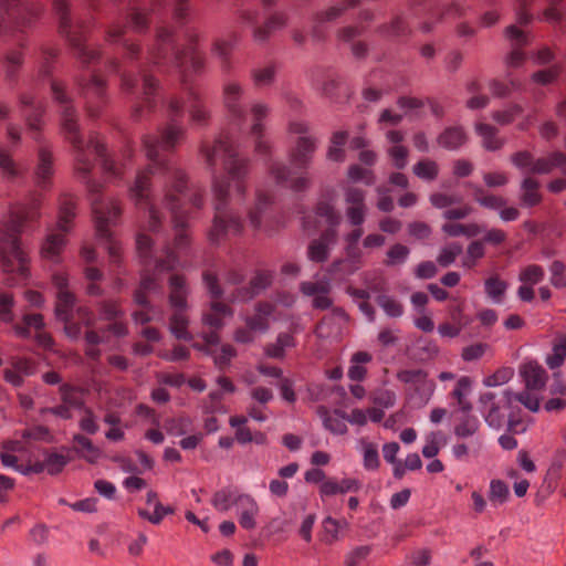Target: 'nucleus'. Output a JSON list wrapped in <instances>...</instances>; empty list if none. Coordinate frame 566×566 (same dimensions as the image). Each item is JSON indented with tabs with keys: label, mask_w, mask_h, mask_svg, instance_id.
<instances>
[{
	"label": "nucleus",
	"mask_w": 566,
	"mask_h": 566,
	"mask_svg": "<svg viewBox=\"0 0 566 566\" xmlns=\"http://www.w3.org/2000/svg\"><path fill=\"white\" fill-rule=\"evenodd\" d=\"M53 172L52 153L45 147H40L38 150V164L34 170L35 186L41 190L49 189Z\"/></svg>",
	"instance_id": "a878e982"
},
{
	"label": "nucleus",
	"mask_w": 566,
	"mask_h": 566,
	"mask_svg": "<svg viewBox=\"0 0 566 566\" xmlns=\"http://www.w3.org/2000/svg\"><path fill=\"white\" fill-rule=\"evenodd\" d=\"M52 281L57 290L55 305L56 317L59 319L72 317L76 297L67 289L69 280L66 274L62 272H56L53 274Z\"/></svg>",
	"instance_id": "412c9836"
},
{
	"label": "nucleus",
	"mask_w": 566,
	"mask_h": 566,
	"mask_svg": "<svg viewBox=\"0 0 566 566\" xmlns=\"http://www.w3.org/2000/svg\"><path fill=\"white\" fill-rule=\"evenodd\" d=\"M56 55L57 51L53 48L42 49L38 77L34 82L49 78L52 98L59 105L62 133L73 148L75 172L86 185L90 193L96 235L107 250L111 262L117 264L122 260V248L111 228L117 224L122 208L116 199L105 197L102 193V185L92 179L91 174L94 168L92 156L99 160L103 170L112 177L122 175L123 164L115 161L108 155L96 136L91 135L90 140L85 142L78 124V113L66 91V84L52 77V62Z\"/></svg>",
	"instance_id": "f03ea898"
},
{
	"label": "nucleus",
	"mask_w": 566,
	"mask_h": 566,
	"mask_svg": "<svg viewBox=\"0 0 566 566\" xmlns=\"http://www.w3.org/2000/svg\"><path fill=\"white\" fill-rule=\"evenodd\" d=\"M59 19V31L72 45L76 57L86 66L99 59V51L85 44V27L70 15L69 0H51Z\"/></svg>",
	"instance_id": "1a4fd4ad"
},
{
	"label": "nucleus",
	"mask_w": 566,
	"mask_h": 566,
	"mask_svg": "<svg viewBox=\"0 0 566 566\" xmlns=\"http://www.w3.org/2000/svg\"><path fill=\"white\" fill-rule=\"evenodd\" d=\"M376 303L384 310L386 315H388L389 317L397 318L403 314L402 304L387 294H379L376 297Z\"/></svg>",
	"instance_id": "09e8293b"
},
{
	"label": "nucleus",
	"mask_w": 566,
	"mask_h": 566,
	"mask_svg": "<svg viewBox=\"0 0 566 566\" xmlns=\"http://www.w3.org/2000/svg\"><path fill=\"white\" fill-rule=\"evenodd\" d=\"M44 326L43 317L40 314H25L22 319V324H14V333L22 338L31 337V328L35 331L42 329Z\"/></svg>",
	"instance_id": "a19ab883"
},
{
	"label": "nucleus",
	"mask_w": 566,
	"mask_h": 566,
	"mask_svg": "<svg viewBox=\"0 0 566 566\" xmlns=\"http://www.w3.org/2000/svg\"><path fill=\"white\" fill-rule=\"evenodd\" d=\"M252 124L249 129V134L253 139L254 153L266 160L271 158L272 146L264 139V126L262 120L269 114V106L262 102H255L250 107Z\"/></svg>",
	"instance_id": "2eb2a0df"
},
{
	"label": "nucleus",
	"mask_w": 566,
	"mask_h": 566,
	"mask_svg": "<svg viewBox=\"0 0 566 566\" xmlns=\"http://www.w3.org/2000/svg\"><path fill=\"white\" fill-rule=\"evenodd\" d=\"M168 303L171 310L169 317V331L178 339L191 342L193 336L188 331L187 316L189 287L186 280L178 274H171L168 281Z\"/></svg>",
	"instance_id": "9d476101"
},
{
	"label": "nucleus",
	"mask_w": 566,
	"mask_h": 566,
	"mask_svg": "<svg viewBox=\"0 0 566 566\" xmlns=\"http://www.w3.org/2000/svg\"><path fill=\"white\" fill-rule=\"evenodd\" d=\"M273 197L261 189H256L254 205L248 210L250 226L255 230L273 231L268 224L271 219Z\"/></svg>",
	"instance_id": "a211bd4d"
},
{
	"label": "nucleus",
	"mask_w": 566,
	"mask_h": 566,
	"mask_svg": "<svg viewBox=\"0 0 566 566\" xmlns=\"http://www.w3.org/2000/svg\"><path fill=\"white\" fill-rule=\"evenodd\" d=\"M560 72H562V66L558 64H555L548 69L535 72L532 75V78L534 82H536L538 84L546 85V84L554 82L558 77Z\"/></svg>",
	"instance_id": "774afa93"
},
{
	"label": "nucleus",
	"mask_w": 566,
	"mask_h": 566,
	"mask_svg": "<svg viewBox=\"0 0 566 566\" xmlns=\"http://www.w3.org/2000/svg\"><path fill=\"white\" fill-rule=\"evenodd\" d=\"M474 198L481 206L494 210L503 208L506 203L504 198L489 193L480 187L475 188Z\"/></svg>",
	"instance_id": "603ef678"
},
{
	"label": "nucleus",
	"mask_w": 566,
	"mask_h": 566,
	"mask_svg": "<svg viewBox=\"0 0 566 566\" xmlns=\"http://www.w3.org/2000/svg\"><path fill=\"white\" fill-rule=\"evenodd\" d=\"M42 195L32 191L28 198L17 203L8 219L0 221V259L8 273H15L20 280L29 274L28 256L22 250L19 235L33 231L41 218Z\"/></svg>",
	"instance_id": "39448f33"
},
{
	"label": "nucleus",
	"mask_w": 566,
	"mask_h": 566,
	"mask_svg": "<svg viewBox=\"0 0 566 566\" xmlns=\"http://www.w3.org/2000/svg\"><path fill=\"white\" fill-rule=\"evenodd\" d=\"M461 253L462 245L458 242H452L441 249L437 261L441 266L448 268Z\"/></svg>",
	"instance_id": "bf43d9fd"
},
{
	"label": "nucleus",
	"mask_w": 566,
	"mask_h": 566,
	"mask_svg": "<svg viewBox=\"0 0 566 566\" xmlns=\"http://www.w3.org/2000/svg\"><path fill=\"white\" fill-rule=\"evenodd\" d=\"M516 401L524 405L528 410L536 412L539 409L537 397L528 392L514 394L510 390H502L500 394L485 392L480 396L482 413L485 422L494 429L502 428L506 422V410L512 409V403Z\"/></svg>",
	"instance_id": "0eeeda50"
},
{
	"label": "nucleus",
	"mask_w": 566,
	"mask_h": 566,
	"mask_svg": "<svg viewBox=\"0 0 566 566\" xmlns=\"http://www.w3.org/2000/svg\"><path fill=\"white\" fill-rule=\"evenodd\" d=\"M361 489V482L357 479L345 478L340 481L336 479H327L319 486L322 499L336 494H345L348 492H358Z\"/></svg>",
	"instance_id": "cd10ccee"
},
{
	"label": "nucleus",
	"mask_w": 566,
	"mask_h": 566,
	"mask_svg": "<svg viewBox=\"0 0 566 566\" xmlns=\"http://www.w3.org/2000/svg\"><path fill=\"white\" fill-rule=\"evenodd\" d=\"M244 87L235 82L228 81L223 84L222 101L231 122L241 127L247 122L248 112L242 103Z\"/></svg>",
	"instance_id": "f3484780"
},
{
	"label": "nucleus",
	"mask_w": 566,
	"mask_h": 566,
	"mask_svg": "<svg viewBox=\"0 0 566 566\" xmlns=\"http://www.w3.org/2000/svg\"><path fill=\"white\" fill-rule=\"evenodd\" d=\"M98 311L105 321H115L123 316V312L115 301H103L98 303Z\"/></svg>",
	"instance_id": "338daca9"
},
{
	"label": "nucleus",
	"mask_w": 566,
	"mask_h": 566,
	"mask_svg": "<svg viewBox=\"0 0 566 566\" xmlns=\"http://www.w3.org/2000/svg\"><path fill=\"white\" fill-rule=\"evenodd\" d=\"M75 217V201L70 196L61 198L59 208V221L56 231L50 232L41 248V254L44 259L57 262L61 251L65 245V233L71 228V222Z\"/></svg>",
	"instance_id": "9b49d317"
},
{
	"label": "nucleus",
	"mask_w": 566,
	"mask_h": 566,
	"mask_svg": "<svg viewBox=\"0 0 566 566\" xmlns=\"http://www.w3.org/2000/svg\"><path fill=\"white\" fill-rule=\"evenodd\" d=\"M520 375L525 382L526 390L531 396L536 397L533 391L542 390L547 380L546 370L536 361L528 360L521 365Z\"/></svg>",
	"instance_id": "5701e85b"
},
{
	"label": "nucleus",
	"mask_w": 566,
	"mask_h": 566,
	"mask_svg": "<svg viewBox=\"0 0 566 566\" xmlns=\"http://www.w3.org/2000/svg\"><path fill=\"white\" fill-rule=\"evenodd\" d=\"M471 381L468 377H461L455 388L452 391V396L457 399L459 405V411H471L472 406L465 400V396L470 389Z\"/></svg>",
	"instance_id": "3c124183"
},
{
	"label": "nucleus",
	"mask_w": 566,
	"mask_h": 566,
	"mask_svg": "<svg viewBox=\"0 0 566 566\" xmlns=\"http://www.w3.org/2000/svg\"><path fill=\"white\" fill-rule=\"evenodd\" d=\"M410 254V250L408 247L396 243L387 251V259L385 264L387 266H396L403 264Z\"/></svg>",
	"instance_id": "5fc2aeb1"
},
{
	"label": "nucleus",
	"mask_w": 566,
	"mask_h": 566,
	"mask_svg": "<svg viewBox=\"0 0 566 566\" xmlns=\"http://www.w3.org/2000/svg\"><path fill=\"white\" fill-rule=\"evenodd\" d=\"M203 283L210 294V296L214 300L210 303L209 308L203 311L202 313V324L209 328L211 332L218 334L224 323L223 319L232 315L231 308L222 302L217 301L222 297L223 291L218 283V279L214 274L209 271L203 273Z\"/></svg>",
	"instance_id": "ddd939ff"
},
{
	"label": "nucleus",
	"mask_w": 566,
	"mask_h": 566,
	"mask_svg": "<svg viewBox=\"0 0 566 566\" xmlns=\"http://www.w3.org/2000/svg\"><path fill=\"white\" fill-rule=\"evenodd\" d=\"M172 513L174 509L171 506L163 505L160 501H156L154 513H149L144 509H138V515L155 525L159 524L166 515Z\"/></svg>",
	"instance_id": "13d9d810"
},
{
	"label": "nucleus",
	"mask_w": 566,
	"mask_h": 566,
	"mask_svg": "<svg viewBox=\"0 0 566 566\" xmlns=\"http://www.w3.org/2000/svg\"><path fill=\"white\" fill-rule=\"evenodd\" d=\"M44 460L46 464V471L52 475L60 473L69 462L67 457L56 452L48 453Z\"/></svg>",
	"instance_id": "0e129e2a"
},
{
	"label": "nucleus",
	"mask_w": 566,
	"mask_h": 566,
	"mask_svg": "<svg viewBox=\"0 0 566 566\" xmlns=\"http://www.w3.org/2000/svg\"><path fill=\"white\" fill-rule=\"evenodd\" d=\"M507 485L501 480H492L490 483L489 499L494 506L503 504L509 497Z\"/></svg>",
	"instance_id": "052dcab7"
},
{
	"label": "nucleus",
	"mask_w": 566,
	"mask_h": 566,
	"mask_svg": "<svg viewBox=\"0 0 566 566\" xmlns=\"http://www.w3.org/2000/svg\"><path fill=\"white\" fill-rule=\"evenodd\" d=\"M387 154L390 157L394 167L397 169H403L408 164L409 150L402 145H391L387 149Z\"/></svg>",
	"instance_id": "e2e57ef3"
},
{
	"label": "nucleus",
	"mask_w": 566,
	"mask_h": 566,
	"mask_svg": "<svg viewBox=\"0 0 566 566\" xmlns=\"http://www.w3.org/2000/svg\"><path fill=\"white\" fill-rule=\"evenodd\" d=\"M238 41V33L231 32L228 39H217L213 43L212 52L220 59L221 69L224 72H229L231 69L230 53Z\"/></svg>",
	"instance_id": "2f4dec72"
},
{
	"label": "nucleus",
	"mask_w": 566,
	"mask_h": 566,
	"mask_svg": "<svg viewBox=\"0 0 566 566\" xmlns=\"http://www.w3.org/2000/svg\"><path fill=\"white\" fill-rule=\"evenodd\" d=\"M169 6L172 10V17L178 25H184L187 21L189 4L188 0H151V10L156 11L163 7Z\"/></svg>",
	"instance_id": "72a5a7b5"
},
{
	"label": "nucleus",
	"mask_w": 566,
	"mask_h": 566,
	"mask_svg": "<svg viewBox=\"0 0 566 566\" xmlns=\"http://www.w3.org/2000/svg\"><path fill=\"white\" fill-rule=\"evenodd\" d=\"M318 413L323 419L324 427L335 434H343L347 431L345 423L346 416L338 411L328 412L324 407L318 409Z\"/></svg>",
	"instance_id": "ea45409f"
},
{
	"label": "nucleus",
	"mask_w": 566,
	"mask_h": 566,
	"mask_svg": "<svg viewBox=\"0 0 566 566\" xmlns=\"http://www.w3.org/2000/svg\"><path fill=\"white\" fill-rule=\"evenodd\" d=\"M271 283V276L268 273H258L250 282L249 286L240 287L237 290L234 300L248 301L254 295L259 294Z\"/></svg>",
	"instance_id": "f704fd0d"
},
{
	"label": "nucleus",
	"mask_w": 566,
	"mask_h": 566,
	"mask_svg": "<svg viewBox=\"0 0 566 566\" xmlns=\"http://www.w3.org/2000/svg\"><path fill=\"white\" fill-rule=\"evenodd\" d=\"M555 168H560L566 175V155L560 151H554L547 157L535 158L532 175H546Z\"/></svg>",
	"instance_id": "c85d7f7f"
},
{
	"label": "nucleus",
	"mask_w": 566,
	"mask_h": 566,
	"mask_svg": "<svg viewBox=\"0 0 566 566\" xmlns=\"http://www.w3.org/2000/svg\"><path fill=\"white\" fill-rule=\"evenodd\" d=\"M359 0H344L342 3L332 6L328 9L317 12L313 18L311 36L315 42L325 40L324 24L339 18L347 9L357 6Z\"/></svg>",
	"instance_id": "aec40b11"
},
{
	"label": "nucleus",
	"mask_w": 566,
	"mask_h": 566,
	"mask_svg": "<svg viewBox=\"0 0 566 566\" xmlns=\"http://www.w3.org/2000/svg\"><path fill=\"white\" fill-rule=\"evenodd\" d=\"M147 218L146 224L140 227V232L136 238V245L138 256L143 263V272L139 287L134 293V302L142 307L140 311H136L133 314V318L138 324H146L155 319V308L149 304L147 300L148 293H161V287L158 284V275L164 272L172 271L179 264V259L176 252L185 251L190 243L189 237L186 232L187 217H184L182 226L177 228L174 218L171 222L175 230L174 245L166 242L163 247L160 255H157L153 249V241L145 234V231L157 233L163 226L164 214L159 210L160 220L157 223L156 229L149 227V216L144 211Z\"/></svg>",
	"instance_id": "20e7f679"
},
{
	"label": "nucleus",
	"mask_w": 566,
	"mask_h": 566,
	"mask_svg": "<svg viewBox=\"0 0 566 566\" xmlns=\"http://www.w3.org/2000/svg\"><path fill=\"white\" fill-rule=\"evenodd\" d=\"M77 85L80 94L84 99L87 116L91 119H97L107 103L104 80L97 74H92L88 80H77Z\"/></svg>",
	"instance_id": "4468645a"
},
{
	"label": "nucleus",
	"mask_w": 566,
	"mask_h": 566,
	"mask_svg": "<svg viewBox=\"0 0 566 566\" xmlns=\"http://www.w3.org/2000/svg\"><path fill=\"white\" fill-rule=\"evenodd\" d=\"M476 134L482 138V145L485 149L495 151L502 148L504 140L497 136V129L490 124L478 123L475 125Z\"/></svg>",
	"instance_id": "e433bc0d"
},
{
	"label": "nucleus",
	"mask_w": 566,
	"mask_h": 566,
	"mask_svg": "<svg viewBox=\"0 0 566 566\" xmlns=\"http://www.w3.org/2000/svg\"><path fill=\"white\" fill-rule=\"evenodd\" d=\"M235 506L241 527L253 530L256 526L255 517L259 514V505L255 500L249 494H241L235 497Z\"/></svg>",
	"instance_id": "bb28decb"
},
{
	"label": "nucleus",
	"mask_w": 566,
	"mask_h": 566,
	"mask_svg": "<svg viewBox=\"0 0 566 566\" xmlns=\"http://www.w3.org/2000/svg\"><path fill=\"white\" fill-rule=\"evenodd\" d=\"M535 158L527 150H521L511 156L512 164L523 174L532 175Z\"/></svg>",
	"instance_id": "680f3d73"
},
{
	"label": "nucleus",
	"mask_w": 566,
	"mask_h": 566,
	"mask_svg": "<svg viewBox=\"0 0 566 566\" xmlns=\"http://www.w3.org/2000/svg\"><path fill=\"white\" fill-rule=\"evenodd\" d=\"M273 310V305L269 303H259L255 307V314L247 318V326L255 332H265L269 328V317Z\"/></svg>",
	"instance_id": "c9c22d12"
},
{
	"label": "nucleus",
	"mask_w": 566,
	"mask_h": 566,
	"mask_svg": "<svg viewBox=\"0 0 566 566\" xmlns=\"http://www.w3.org/2000/svg\"><path fill=\"white\" fill-rule=\"evenodd\" d=\"M457 422L454 426V434L459 439L472 437L471 446L474 450H480L482 447L481 437L476 436L480 428V420L476 416L471 415L470 411H459Z\"/></svg>",
	"instance_id": "4be33fe9"
},
{
	"label": "nucleus",
	"mask_w": 566,
	"mask_h": 566,
	"mask_svg": "<svg viewBox=\"0 0 566 566\" xmlns=\"http://www.w3.org/2000/svg\"><path fill=\"white\" fill-rule=\"evenodd\" d=\"M198 38L195 30L187 29L184 33L185 43L177 44L172 30L161 27L157 31L155 44L146 56L142 55L137 44L123 41L126 56L138 62L137 67L142 76V97L135 103L132 112L135 120H140L156 107L154 94L158 88V81L149 74L148 65L159 69L176 67L186 95V101L175 95L165 97L163 102L167 107L168 122L158 134H146L142 139L149 165L138 171L129 193L137 209L148 213L150 229H156L160 220L159 203L168 209L177 228L182 226L184 217H187L184 209L188 190L186 174L163 154L174 151L186 137L187 130L178 122L184 115L185 107L190 123L195 126L206 127L211 118L207 99L191 82L189 74L190 71L195 74L200 73L205 67V57L197 48Z\"/></svg>",
	"instance_id": "f257e3e1"
},
{
	"label": "nucleus",
	"mask_w": 566,
	"mask_h": 566,
	"mask_svg": "<svg viewBox=\"0 0 566 566\" xmlns=\"http://www.w3.org/2000/svg\"><path fill=\"white\" fill-rule=\"evenodd\" d=\"M545 275V271L541 265L530 264L522 269L518 275V280L528 285H535L539 283Z\"/></svg>",
	"instance_id": "4d7b16f0"
},
{
	"label": "nucleus",
	"mask_w": 566,
	"mask_h": 566,
	"mask_svg": "<svg viewBox=\"0 0 566 566\" xmlns=\"http://www.w3.org/2000/svg\"><path fill=\"white\" fill-rule=\"evenodd\" d=\"M345 521H337L331 516H327L322 522L321 541L325 544H333L338 539L339 528L345 526Z\"/></svg>",
	"instance_id": "a18cd8bd"
},
{
	"label": "nucleus",
	"mask_w": 566,
	"mask_h": 566,
	"mask_svg": "<svg viewBox=\"0 0 566 566\" xmlns=\"http://www.w3.org/2000/svg\"><path fill=\"white\" fill-rule=\"evenodd\" d=\"M238 495H241L240 493H237L235 491L231 490L230 488H224L219 491H217L212 499L211 504L212 506L219 511V512H227L230 510L232 505H235V497Z\"/></svg>",
	"instance_id": "37998d69"
},
{
	"label": "nucleus",
	"mask_w": 566,
	"mask_h": 566,
	"mask_svg": "<svg viewBox=\"0 0 566 566\" xmlns=\"http://www.w3.org/2000/svg\"><path fill=\"white\" fill-rule=\"evenodd\" d=\"M566 359V335L559 338L553 347V353L547 356L546 364L551 369L558 368Z\"/></svg>",
	"instance_id": "6e6d98bb"
},
{
	"label": "nucleus",
	"mask_w": 566,
	"mask_h": 566,
	"mask_svg": "<svg viewBox=\"0 0 566 566\" xmlns=\"http://www.w3.org/2000/svg\"><path fill=\"white\" fill-rule=\"evenodd\" d=\"M14 304V297L11 293L0 292V323H13L15 318Z\"/></svg>",
	"instance_id": "864d4df0"
},
{
	"label": "nucleus",
	"mask_w": 566,
	"mask_h": 566,
	"mask_svg": "<svg viewBox=\"0 0 566 566\" xmlns=\"http://www.w3.org/2000/svg\"><path fill=\"white\" fill-rule=\"evenodd\" d=\"M200 153L212 175L214 214L208 238L218 244L243 231V220L234 208L245 198L251 160L239 156L238 145L228 134H221L213 145L202 142Z\"/></svg>",
	"instance_id": "7ed1b4c3"
},
{
	"label": "nucleus",
	"mask_w": 566,
	"mask_h": 566,
	"mask_svg": "<svg viewBox=\"0 0 566 566\" xmlns=\"http://www.w3.org/2000/svg\"><path fill=\"white\" fill-rule=\"evenodd\" d=\"M316 217L324 220L329 228L319 239L313 240L307 248V258L313 262H324L329 254V244L337 237L336 227L340 223L342 216L329 203L319 202L316 207Z\"/></svg>",
	"instance_id": "f8f14e48"
},
{
	"label": "nucleus",
	"mask_w": 566,
	"mask_h": 566,
	"mask_svg": "<svg viewBox=\"0 0 566 566\" xmlns=\"http://www.w3.org/2000/svg\"><path fill=\"white\" fill-rule=\"evenodd\" d=\"M0 174L9 181L23 176L24 170L12 158L11 154L0 145Z\"/></svg>",
	"instance_id": "4c0bfd02"
},
{
	"label": "nucleus",
	"mask_w": 566,
	"mask_h": 566,
	"mask_svg": "<svg viewBox=\"0 0 566 566\" xmlns=\"http://www.w3.org/2000/svg\"><path fill=\"white\" fill-rule=\"evenodd\" d=\"M287 24V14L284 12H276L271 14L263 25L256 27L253 30V39L256 42H265L271 34L284 28Z\"/></svg>",
	"instance_id": "c756f323"
},
{
	"label": "nucleus",
	"mask_w": 566,
	"mask_h": 566,
	"mask_svg": "<svg viewBox=\"0 0 566 566\" xmlns=\"http://www.w3.org/2000/svg\"><path fill=\"white\" fill-rule=\"evenodd\" d=\"M413 174L426 181L434 180L439 175V166L434 160L422 159L413 166Z\"/></svg>",
	"instance_id": "de8ad7c7"
},
{
	"label": "nucleus",
	"mask_w": 566,
	"mask_h": 566,
	"mask_svg": "<svg viewBox=\"0 0 566 566\" xmlns=\"http://www.w3.org/2000/svg\"><path fill=\"white\" fill-rule=\"evenodd\" d=\"M397 378L413 387V394L410 395V401L421 407L426 405L432 392V384L427 380V374L421 369L401 370L398 373Z\"/></svg>",
	"instance_id": "6ab92c4d"
},
{
	"label": "nucleus",
	"mask_w": 566,
	"mask_h": 566,
	"mask_svg": "<svg viewBox=\"0 0 566 566\" xmlns=\"http://www.w3.org/2000/svg\"><path fill=\"white\" fill-rule=\"evenodd\" d=\"M75 452L86 461L94 463L101 457V450L93 444L91 439L75 434L73 438Z\"/></svg>",
	"instance_id": "58836bf2"
},
{
	"label": "nucleus",
	"mask_w": 566,
	"mask_h": 566,
	"mask_svg": "<svg viewBox=\"0 0 566 566\" xmlns=\"http://www.w3.org/2000/svg\"><path fill=\"white\" fill-rule=\"evenodd\" d=\"M539 187V182L531 176H526L522 180L520 200L523 207L532 208L542 202L543 196Z\"/></svg>",
	"instance_id": "7c9ffc66"
},
{
	"label": "nucleus",
	"mask_w": 566,
	"mask_h": 566,
	"mask_svg": "<svg viewBox=\"0 0 566 566\" xmlns=\"http://www.w3.org/2000/svg\"><path fill=\"white\" fill-rule=\"evenodd\" d=\"M408 32V27L399 15H397L390 24H382L378 28V33L387 39H398L407 35Z\"/></svg>",
	"instance_id": "49530a36"
},
{
	"label": "nucleus",
	"mask_w": 566,
	"mask_h": 566,
	"mask_svg": "<svg viewBox=\"0 0 566 566\" xmlns=\"http://www.w3.org/2000/svg\"><path fill=\"white\" fill-rule=\"evenodd\" d=\"M78 321L74 319V315L67 318H60L64 323V332L72 340H78L82 337V327L90 329L95 324V315L87 307H78L76 310Z\"/></svg>",
	"instance_id": "393cba45"
},
{
	"label": "nucleus",
	"mask_w": 566,
	"mask_h": 566,
	"mask_svg": "<svg viewBox=\"0 0 566 566\" xmlns=\"http://www.w3.org/2000/svg\"><path fill=\"white\" fill-rule=\"evenodd\" d=\"M44 10L38 0H0V33H25Z\"/></svg>",
	"instance_id": "6e6552de"
},
{
	"label": "nucleus",
	"mask_w": 566,
	"mask_h": 566,
	"mask_svg": "<svg viewBox=\"0 0 566 566\" xmlns=\"http://www.w3.org/2000/svg\"><path fill=\"white\" fill-rule=\"evenodd\" d=\"M348 178L354 182L364 181L368 186L375 182V176L373 171L358 165H352L348 168Z\"/></svg>",
	"instance_id": "69168bd1"
},
{
	"label": "nucleus",
	"mask_w": 566,
	"mask_h": 566,
	"mask_svg": "<svg viewBox=\"0 0 566 566\" xmlns=\"http://www.w3.org/2000/svg\"><path fill=\"white\" fill-rule=\"evenodd\" d=\"M317 148V139L314 136H301L289 150L290 163L295 169L282 161L269 164V174L277 186L289 188L295 192L304 191L310 186V177L305 170L310 167Z\"/></svg>",
	"instance_id": "423d86ee"
},
{
	"label": "nucleus",
	"mask_w": 566,
	"mask_h": 566,
	"mask_svg": "<svg viewBox=\"0 0 566 566\" xmlns=\"http://www.w3.org/2000/svg\"><path fill=\"white\" fill-rule=\"evenodd\" d=\"M251 78L256 87L269 86L274 82L276 67L273 63L251 70Z\"/></svg>",
	"instance_id": "79ce46f5"
},
{
	"label": "nucleus",
	"mask_w": 566,
	"mask_h": 566,
	"mask_svg": "<svg viewBox=\"0 0 566 566\" xmlns=\"http://www.w3.org/2000/svg\"><path fill=\"white\" fill-rule=\"evenodd\" d=\"M6 80L13 82L17 78L19 67L23 63V54L21 51L11 50L6 55Z\"/></svg>",
	"instance_id": "8fccbe9b"
},
{
	"label": "nucleus",
	"mask_w": 566,
	"mask_h": 566,
	"mask_svg": "<svg viewBox=\"0 0 566 566\" xmlns=\"http://www.w3.org/2000/svg\"><path fill=\"white\" fill-rule=\"evenodd\" d=\"M438 144L449 150H455L467 143V134L460 126L446 128L438 136Z\"/></svg>",
	"instance_id": "473e14b6"
},
{
	"label": "nucleus",
	"mask_w": 566,
	"mask_h": 566,
	"mask_svg": "<svg viewBox=\"0 0 566 566\" xmlns=\"http://www.w3.org/2000/svg\"><path fill=\"white\" fill-rule=\"evenodd\" d=\"M507 290V283L497 275L490 276L484 282L486 295L496 304L502 303L503 296Z\"/></svg>",
	"instance_id": "c03bdc74"
},
{
	"label": "nucleus",
	"mask_w": 566,
	"mask_h": 566,
	"mask_svg": "<svg viewBox=\"0 0 566 566\" xmlns=\"http://www.w3.org/2000/svg\"><path fill=\"white\" fill-rule=\"evenodd\" d=\"M21 113L34 140H39L40 130L43 126L45 105L38 101L31 92H22L18 95Z\"/></svg>",
	"instance_id": "dca6fc26"
},
{
	"label": "nucleus",
	"mask_w": 566,
	"mask_h": 566,
	"mask_svg": "<svg viewBox=\"0 0 566 566\" xmlns=\"http://www.w3.org/2000/svg\"><path fill=\"white\" fill-rule=\"evenodd\" d=\"M505 35L511 41L512 45V51L506 57V64L509 67H518L526 59L521 49L528 44V35L516 25L507 27Z\"/></svg>",
	"instance_id": "b1692460"
}]
</instances>
